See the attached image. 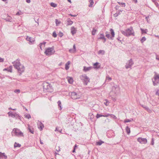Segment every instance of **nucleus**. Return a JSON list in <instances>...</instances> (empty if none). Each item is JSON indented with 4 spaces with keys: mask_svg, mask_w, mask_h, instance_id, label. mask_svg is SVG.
I'll return each mask as SVG.
<instances>
[{
    "mask_svg": "<svg viewBox=\"0 0 159 159\" xmlns=\"http://www.w3.org/2000/svg\"><path fill=\"white\" fill-rule=\"evenodd\" d=\"M12 63L14 67L17 70L19 75H20L24 71L25 67L23 65L20 64L19 60L17 59Z\"/></svg>",
    "mask_w": 159,
    "mask_h": 159,
    "instance_id": "f257e3e1",
    "label": "nucleus"
},
{
    "mask_svg": "<svg viewBox=\"0 0 159 159\" xmlns=\"http://www.w3.org/2000/svg\"><path fill=\"white\" fill-rule=\"evenodd\" d=\"M121 32L123 34L127 37L131 35L134 36V31L132 27H130L125 30H121Z\"/></svg>",
    "mask_w": 159,
    "mask_h": 159,
    "instance_id": "f03ea898",
    "label": "nucleus"
},
{
    "mask_svg": "<svg viewBox=\"0 0 159 159\" xmlns=\"http://www.w3.org/2000/svg\"><path fill=\"white\" fill-rule=\"evenodd\" d=\"M44 91L46 92H52L53 91L52 85L47 82H44L43 84Z\"/></svg>",
    "mask_w": 159,
    "mask_h": 159,
    "instance_id": "7ed1b4c3",
    "label": "nucleus"
},
{
    "mask_svg": "<svg viewBox=\"0 0 159 159\" xmlns=\"http://www.w3.org/2000/svg\"><path fill=\"white\" fill-rule=\"evenodd\" d=\"M120 89L117 85L113 86L112 88V91L110 93V95L115 96L118 95L119 93Z\"/></svg>",
    "mask_w": 159,
    "mask_h": 159,
    "instance_id": "20e7f679",
    "label": "nucleus"
},
{
    "mask_svg": "<svg viewBox=\"0 0 159 159\" xmlns=\"http://www.w3.org/2000/svg\"><path fill=\"white\" fill-rule=\"evenodd\" d=\"M153 79H152L153 85L154 86H157L159 84V75L155 72Z\"/></svg>",
    "mask_w": 159,
    "mask_h": 159,
    "instance_id": "39448f33",
    "label": "nucleus"
},
{
    "mask_svg": "<svg viewBox=\"0 0 159 159\" xmlns=\"http://www.w3.org/2000/svg\"><path fill=\"white\" fill-rule=\"evenodd\" d=\"M12 135L18 136H23V134L20 130L16 128H14L11 132Z\"/></svg>",
    "mask_w": 159,
    "mask_h": 159,
    "instance_id": "423d86ee",
    "label": "nucleus"
},
{
    "mask_svg": "<svg viewBox=\"0 0 159 159\" xmlns=\"http://www.w3.org/2000/svg\"><path fill=\"white\" fill-rule=\"evenodd\" d=\"M80 78L85 85H87L88 84L89 82L90 79L85 75L81 76Z\"/></svg>",
    "mask_w": 159,
    "mask_h": 159,
    "instance_id": "0eeeda50",
    "label": "nucleus"
},
{
    "mask_svg": "<svg viewBox=\"0 0 159 159\" xmlns=\"http://www.w3.org/2000/svg\"><path fill=\"white\" fill-rule=\"evenodd\" d=\"M55 52L54 48L51 47L46 49L44 53L46 55L49 56L53 54Z\"/></svg>",
    "mask_w": 159,
    "mask_h": 159,
    "instance_id": "6e6552de",
    "label": "nucleus"
},
{
    "mask_svg": "<svg viewBox=\"0 0 159 159\" xmlns=\"http://www.w3.org/2000/svg\"><path fill=\"white\" fill-rule=\"evenodd\" d=\"M8 114L9 116H11L13 118H15L17 119V118H20L19 116L16 113L14 112H12L11 111H10L8 113Z\"/></svg>",
    "mask_w": 159,
    "mask_h": 159,
    "instance_id": "1a4fd4ad",
    "label": "nucleus"
},
{
    "mask_svg": "<svg viewBox=\"0 0 159 159\" xmlns=\"http://www.w3.org/2000/svg\"><path fill=\"white\" fill-rule=\"evenodd\" d=\"M134 63L132 59H131L128 61L125 66V67L126 69H127L129 68H131L132 65Z\"/></svg>",
    "mask_w": 159,
    "mask_h": 159,
    "instance_id": "9d476101",
    "label": "nucleus"
},
{
    "mask_svg": "<svg viewBox=\"0 0 159 159\" xmlns=\"http://www.w3.org/2000/svg\"><path fill=\"white\" fill-rule=\"evenodd\" d=\"M137 140L140 143L142 144H146L147 142V140L146 138H143L141 137L138 138Z\"/></svg>",
    "mask_w": 159,
    "mask_h": 159,
    "instance_id": "9b49d317",
    "label": "nucleus"
},
{
    "mask_svg": "<svg viewBox=\"0 0 159 159\" xmlns=\"http://www.w3.org/2000/svg\"><path fill=\"white\" fill-rule=\"evenodd\" d=\"M71 98L74 99H76L80 98V96L76 93L73 92L71 93Z\"/></svg>",
    "mask_w": 159,
    "mask_h": 159,
    "instance_id": "f8f14e48",
    "label": "nucleus"
},
{
    "mask_svg": "<svg viewBox=\"0 0 159 159\" xmlns=\"http://www.w3.org/2000/svg\"><path fill=\"white\" fill-rule=\"evenodd\" d=\"M38 128L40 129V130H42L43 128L44 127V125L41 122H39L38 124Z\"/></svg>",
    "mask_w": 159,
    "mask_h": 159,
    "instance_id": "ddd939ff",
    "label": "nucleus"
},
{
    "mask_svg": "<svg viewBox=\"0 0 159 159\" xmlns=\"http://www.w3.org/2000/svg\"><path fill=\"white\" fill-rule=\"evenodd\" d=\"M110 31L111 32V36L110 37V39L112 40H113V38L115 36V33L114 31V30L112 29H110Z\"/></svg>",
    "mask_w": 159,
    "mask_h": 159,
    "instance_id": "4468645a",
    "label": "nucleus"
},
{
    "mask_svg": "<svg viewBox=\"0 0 159 159\" xmlns=\"http://www.w3.org/2000/svg\"><path fill=\"white\" fill-rule=\"evenodd\" d=\"M142 107L144 108L149 113H151L152 112L151 110L148 107L144 105H142Z\"/></svg>",
    "mask_w": 159,
    "mask_h": 159,
    "instance_id": "2eb2a0df",
    "label": "nucleus"
},
{
    "mask_svg": "<svg viewBox=\"0 0 159 159\" xmlns=\"http://www.w3.org/2000/svg\"><path fill=\"white\" fill-rule=\"evenodd\" d=\"M93 67L92 66H89L88 67L84 66L83 70L84 71L86 72L90 70Z\"/></svg>",
    "mask_w": 159,
    "mask_h": 159,
    "instance_id": "dca6fc26",
    "label": "nucleus"
},
{
    "mask_svg": "<svg viewBox=\"0 0 159 159\" xmlns=\"http://www.w3.org/2000/svg\"><path fill=\"white\" fill-rule=\"evenodd\" d=\"M28 129L30 132L32 134H33L34 133V129L32 126H31L29 125H28Z\"/></svg>",
    "mask_w": 159,
    "mask_h": 159,
    "instance_id": "f3484780",
    "label": "nucleus"
},
{
    "mask_svg": "<svg viewBox=\"0 0 159 159\" xmlns=\"http://www.w3.org/2000/svg\"><path fill=\"white\" fill-rule=\"evenodd\" d=\"M73 49H69V52L71 53H74L76 51V47L75 44H74L73 46Z\"/></svg>",
    "mask_w": 159,
    "mask_h": 159,
    "instance_id": "a211bd4d",
    "label": "nucleus"
},
{
    "mask_svg": "<svg viewBox=\"0 0 159 159\" xmlns=\"http://www.w3.org/2000/svg\"><path fill=\"white\" fill-rule=\"evenodd\" d=\"M71 32L73 35L75 34L76 33V30H75V28L74 26H72L71 27Z\"/></svg>",
    "mask_w": 159,
    "mask_h": 159,
    "instance_id": "6ab92c4d",
    "label": "nucleus"
},
{
    "mask_svg": "<svg viewBox=\"0 0 159 159\" xmlns=\"http://www.w3.org/2000/svg\"><path fill=\"white\" fill-rule=\"evenodd\" d=\"M73 23V22L71 20L70 18H68L67 20V25H71Z\"/></svg>",
    "mask_w": 159,
    "mask_h": 159,
    "instance_id": "aec40b11",
    "label": "nucleus"
},
{
    "mask_svg": "<svg viewBox=\"0 0 159 159\" xmlns=\"http://www.w3.org/2000/svg\"><path fill=\"white\" fill-rule=\"evenodd\" d=\"M68 81L69 83L72 84L73 82V80L72 78L69 77L68 78Z\"/></svg>",
    "mask_w": 159,
    "mask_h": 159,
    "instance_id": "412c9836",
    "label": "nucleus"
},
{
    "mask_svg": "<svg viewBox=\"0 0 159 159\" xmlns=\"http://www.w3.org/2000/svg\"><path fill=\"white\" fill-rule=\"evenodd\" d=\"M104 142L100 140L99 141L97 142L96 143V144L97 145H101L102 143H104Z\"/></svg>",
    "mask_w": 159,
    "mask_h": 159,
    "instance_id": "4be33fe9",
    "label": "nucleus"
},
{
    "mask_svg": "<svg viewBox=\"0 0 159 159\" xmlns=\"http://www.w3.org/2000/svg\"><path fill=\"white\" fill-rule=\"evenodd\" d=\"M140 30L141 31L142 34L145 33L146 34L147 32H148V30L147 29H145V30H144L143 29L140 28Z\"/></svg>",
    "mask_w": 159,
    "mask_h": 159,
    "instance_id": "5701e85b",
    "label": "nucleus"
},
{
    "mask_svg": "<svg viewBox=\"0 0 159 159\" xmlns=\"http://www.w3.org/2000/svg\"><path fill=\"white\" fill-rule=\"evenodd\" d=\"M105 37L103 34H100V37L98 38L99 39H104Z\"/></svg>",
    "mask_w": 159,
    "mask_h": 159,
    "instance_id": "b1692460",
    "label": "nucleus"
},
{
    "mask_svg": "<svg viewBox=\"0 0 159 159\" xmlns=\"http://www.w3.org/2000/svg\"><path fill=\"white\" fill-rule=\"evenodd\" d=\"M55 131H58V132H60V133H61V131H62V129H61L60 127H57L56 128V129L55 130Z\"/></svg>",
    "mask_w": 159,
    "mask_h": 159,
    "instance_id": "393cba45",
    "label": "nucleus"
},
{
    "mask_svg": "<svg viewBox=\"0 0 159 159\" xmlns=\"http://www.w3.org/2000/svg\"><path fill=\"white\" fill-rule=\"evenodd\" d=\"M126 130L128 134H129L130 133V129L128 126L126 127Z\"/></svg>",
    "mask_w": 159,
    "mask_h": 159,
    "instance_id": "a878e982",
    "label": "nucleus"
},
{
    "mask_svg": "<svg viewBox=\"0 0 159 159\" xmlns=\"http://www.w3.org/2000/svg\"><path fill=\"white\" fill-rule=\"evenodd\" d=\"M133 119H132V118H131L130 119H126L124 121V122L125 123H127V122H131V121H133Z\"/></svg>",
    "mask_w": 159,
    "mask_h": 159,
    "instance_id": "bb28decb",
    "label": "nucleus"
},
{
    "mask_svg": "<svg viewBox=\"0 0 159 159\" xmlns=\"http://www.w3.org/2000/svg\"><path fill=\"white\" fill-rule=\"evenodd\" d=\"M89 2L90 4L89 5V7H91L94 3L93 0H89Z\"/></svg>",
    "mask_w": 159,
    "mask_h": 159,
    "instance_id": "cd10ccee",
    "label": "nucleus"
},
{
    "mask_svg": "<svg viewBox=\"0 0 159 159\" xmlns=\"http://www.w3.org/2000/svg\"><path fill=\"white\" fill-rule=\"evenodd\" d=\"M57 103L58 104V106L60 107V110H61L62 109V107H61V101H58L57 102Z\"/></svg>",
    "mask_w": 159,
    "mask_h": 159,
    "instance_id": "c85d7f7f",
    "label": "nucleus"
},
{
    "mask_svg": "<svg viewBox=\"0 0 159 159\" xmlns=\"http://www.w3.org/2000/svg\"><path fill=\"white\" fill-rule=\"evenodd\" d=\"M21 145L19 143H17L16 142H15L14 145V148H16L17 147H21Z\"/></svg>",
    "mask_w": 159,
    "mask_h": 159,
    "instance_id": "c756f323",
    "label": "nucleus"
},
{
    "mask_svg": "<svg viewBox=\"0 0 159 159\" xmlns=\"http://www.w3.org/2000/svg\"><path fill=\"white\" fill-rule=\"evenodd\" d=\"M105 34H106V36L108 39H110L111 37L110 36V35L108 33V32L107 31L105 33Z\"/></svg>",
    "mask_w": 159,
    "mask_h": 159,
    "instance_id": "7c9ffc66",
    "label": "nucleus"
},
{
    "mask_svg": "<svg viewBox=\"0 0 159 159\" xmlns=\"http://www.w3.org/2000/svg\"><path fill=\"white\" fill-rule=\"evenodd\" d=\"M99 64V63L98 62H97L95 63L94 64H93V65L94 66V68H97V69H98L99 68V67H98L97 66Z\"/></svg>",
    "mask_w": 159,
    "mask_h": 159,
    "instance_id": "2f4dec72",
    "label": "nucleus"
},
{
    "mask_svg": "<svg viewBox=\"0 0 159 159\" xmlns=\"http://www.w3.org/2000/svg\"><path fill=\"white\" fill-rule=\"evenodd\" d=\"M97 31L96 30L93 28L92 32V34L93 35H94L95 34L96 32Z\"/></svg>",
    "mask_w": 159,
    "mask_h": 159,
    "instance_id": "473e14b6",
    "label": "nucleus"
},
{
    "mask_svg": "<svg viewBox=\"0 0 159 159\" xmlns=\"http://www.w3.org/2000/svg\"><path fill=\"white\" fill-rule=\"evenodd\" d=\"M12 68V66H10L8 68H7L8 69V72H11Z\"/></svg>",
    "mask_w": 159,
    "mask_h": 159,
    "instance_id": "72a5a7b5",
    "label": "nucleus"
},
{
    "mask_svg": "<svg viewBox=\"0 0 159 159\" xmlns=\"http://www.w3.org/2000/svg\"><path fill=\"white\" fill-rule=\"evenodd\" d=\"M146 38L145 37H143L140 40L141 43H143L144 41L146 40Z\"/></svg>",
    "mask_w": 159,
    "mask_h": 159,
    "instance_id": "f704fd0d",
    "label": "nucleus"
},
{
    "mask_svg": "<svg viewBox=\"0 0 159 159\" xmlns=\"http://www.w3.org/2000/svg\"><path fill=\"white\" fill-rule=\"evenodd\" d=\"M97 118H98L101 117H103V115H101V114H97L96 116Z\"/></svg>",
    "mask_w": 159,
    "mask_h": 159,
    "instance_id": "c9c22d12",
    "label": "nucleus"
},
{
    "mask_svg": "<svg viewBox=\"0 0 159 159\" xmlns=\"http://www.w3.org/2000/svg\"><path fill=\"white\" fill-rule=\"evenodd\" d=\"M98 54H102L103 55L105 53V51L103 50H100L98 51Z\"/></svg>",
    "mask_w": 159,
    "mask_h": 159,
    "instance_id": "e433bc0d",
    "label": "nucleus"
},
{
    "mask_svg": "<svg viewBox=\"0 0 159 159\" xmlns=\"http://www.w3.org/2000/svg\"><path fill=\"white\" fill-rule=\"evenodd\" d=\"M26 39L27 40L29 41L30 42H32V41L31 40V39H32L31 37H29L28 36H27V37Z\"/></svg>",
    "mask_w": 159,
    "mask_h": 159,
    "instance_id": "4c0bfd02",
    "label": "nucleus"
},
{
    "mask_svg": "<svg viewBox=\"0 0 159 159\" xmlns=\"http://www.w3.org/2000/svg\"><path fill=\"white\" fill-rule=\"evenodd\" d=\"M51 6L52 7H55L57 6V5L56 4H55V3H54L53 2H51Z\"/></svg>",
    "mask_w": 159,
    "mask_h": 159,
    "instance_id": "58836bf2",
    "label": "nucleus"
},
{
    "mask_svg": "<svg viewBox=\"0 0 159 159\" xmlns=\"http://www.w3.org/2000/svg\"><path fill=\"white\" fill-rule=\"evenodd\" d=\"M25 117L28 119L31 118V116L30 114H26L25 115Z\"/></svg>",
    "mask_w": 159,
    "mask_h": 159,
    "instance_id": "ea45409f",
    "label": "nucleus"
},
{
    "mask_svg": "<svg viewBox=\"0 0 159 159\" xmlns=\"http://www.w3.org/2000/svg\"><path fill=\"white\" fill-rule=\"evenodd\" d=\"M119 5H121L122 7H125V3L123 2H118Z\"/></svg>",
    "mask_w": 159,
    "mask_h": 159,
    "instance_id": "a19ab883",
    "label": "nucleus"
},
{
    "mask_svg": "<svg viewBox=\"0 0 159 159\" xmlns=\"http://www.w3.org/2000/svg\"><path fill=\"white\" fill-rule=\"evenodd\" d=\"M20 90L19 89H16L14 90V92L15 93H19L20 92Z\"/></svg>",
    "mask_w": 159,
    "mask_h": 159,
    "instance_id": "79ce46f5",
    "label": "nucleus"
},
{
    "mask_svg": "<svg viewBox=\"0 0 159 159\" xmlns=\"http://www.w3.org/2000/svg\"><path fill=\"white\" fill-rule=\"evenodd\" d=\"M111 117L115 119H117V117L116 116L112 114L111 115Z\"/></svg>",
    "mask_w": 159,
    "mask_h": 159,
    "instance_id": "37998d69",
    "label": "nucleus"
},
{
    "mask_svg": "<svg viewBox=\"0 0 159 159\" xmlns=\"http://www.w3.org/2000/svg\"><path fill=\"white\" fill-rule=\"evenodd\" d=\"M2 158H4L5 159H7V156L5 155L4 153H2Z\"/></svg>",
    "mask_w": 159,
    "mask_h": 159,
    "instance_id": "c03bdc74",
    "label": "nucleus"
},
{
    "mask_svg": "<svg viewBox=\"0 0 159 159\" xmlns=\"http://www.w3.org/2000/svg\"><path fill=\"white\" fill-rule=\"evenodd\" d=\"M52 36L54 37H56L57 36V34L55 32H54L52 34Z\"/></svg>",
    "mask_w": 159,
    "mask_h": 159,
    "instance_id": "a18cd8bd",
    "label": "nucleus"
},
{
    "mask_svg": "<svg viewBox=\"0 0 159 159\" xmlns=\"http://www.w3.org/2000/svg\"><path fill=\"white\" fill-rule=\"evenodd\" d=\"M69 68V66H68V65L67 64V63H66L65 64V69L66 70H67Z\"/></svg>",
    "mask_w": 159,
    "mask_h": 159,
    "instance_id": "49530a36",
    "label": "nucleus"
},
{
    "mask_svg": "<svg viewBox=\"0 0 159 159\" xmlns=\"http://www.w3.org/2000/svg\"><path fill=\"white\" fill-rule=\"evenodd\" d=\"M55 21H56V24L57 25H59L60 23V22L59 21H58L57 19H56Z\"/></svg>",
    "mask_w": 159,
    "mask_h": 159,
    "instance_id": "de8ad7c7",
    "label": "nucleus"
},
{
    "mask_svg": "<svg viewBox=\"0 0 159 159\" xmlns=\"http://www.w3.org/2000/svg\"><path fill=\"white\" fill-rule=\"evenodd\" d=\"M77 146L76 145V144H75V146H74V149L72 151V152H75V148L76 147H77Z\"/></svg>",
    "mask_w": 159,
    "mask_h": 159,
    "instance_id": "09e8293b",
    "label": "nucleus"
},
{
    "mask_svg": "<svg viewBox=\"0 0 159 159\" xmlns=\"http://www.w3.org/2000/svg\"><path fill=\"white\" fill-rule=\"evenodd\" d=\"M151 144L152 145H153L154 144V139L153 138H152V141L151 142Z\"/></svg>",
    "mask_w": 159,
    "mask_h": 159,
    "instance_id": "8fccbe9b",
    "label": "nucleus"
},
{
    "mask_svg": "<svg viewBox=\"0 0 159 159\" xmlns=\"http://www.w3.org/2000/svg\"><path fill=\"white\" fill-rule=\"evenodd\" d=\"M46 43V42H44L43 43H40V44H41V45H44V46H45V45Z\"/></svg>",
    "mask_w": 159,
    "mask_h": 159,
    "instance_id": "3c124183",
    "label": "nucleus"
},
{
    "mask_svg": "<svg viewBox=\"0 0 159 159\" xmlns=\"http://www.w3.org/2000/svg\"><path fill=\"white\" fill-rule=\"evenodd\" d=\"M21 12H19L18 11L16 14V15H21Z\"/></svg>",
    "mask_w": 159,
    "mask_h": 159,
    "instance_id": "603ef678",
    "label": "nucleus"
},
{
    "mask_svg": "<svg viewBox=\"0 0 159 159\" xmlns=\"http://www.w3.org/2000/svg\"><path fill=\"white\" fill-rule=\"evenodd\" d=\"M106 79L107 80H111V77H109V76H107L106 77Z\"/></svg>",
    "mask_w": 159,
    "mask_h": 159,
    "instance_id": "864d4df0",
    "label": "nucleus"
},
{
    "mask_svg": "<svg viewBox=\"0 0 159 159\" xmlns=\"http://www.w3.org/2000/svg\"><path fill=\"white\" fill-rule=\"evenodd\" d=\"M4 61V59L0 57V62H3Z\"/></svg>",
    "mask_w": 159,
    "mask_h": 159,
    "instance_id": "5fc2aeb1",
    "label": "nucleus"
},
{
    "mask_svg": "<svg viewBox=\"0 0 159 159\" xmlns=\"http://www.w3.org/2000/svg\"><path fill=\"white\" fill-rule=\"evenodd\" d=\"M8 109H9V110H12L15 111V110H16V109H12L11 107L9 108Z\"/></svg>",
    "mask_w": 159,
    "mask_h": 159,
    "instance_id": "6e6d98bb",
    "label": "nucleus"
},
{
    "mask_svg": "<svg viewBox=\"0 0 159 159\" xmlns=\"http://www.w3.org/2000/svg\"><path fill=\"white\" fill-rule=\"evenodd\" d=\"M59 36L60 37H62L63 36V34L62 33H59Z\"/></svg>",
    "mask_w": 159,
    "mask_h": 159,
    "instance_id": "4d7b16f0",
    "label": "nucleus"
},
{
    "mask_svg": "<svg viewBox=\"0 0 159 159\" xmlns=\"http://www.w3.org/2000/svg\"><path fill=\"white\" fill-rule=\"evenodd\" d=\"M119 14H120V13H116L114 14L115 16L116 17L117 16H118Z\"/></svg>",
    "mask_w": 159,
    "mask_h": 159,
    "instance_id": "13d9d810",
    "label": "nucleus"
},
{
    "mask_svg": "<svg viewBox=\"0 0 159 159\" xmlns=\"http://www.w3.org/2000/svg\"><path fill=\"white\" fill-rule=\"evenodd\" d=\"M156 59L159 61V55H156Z\"/></svg>",
    "mask_w": 159,
    "mask_h": 159,
    "instance_id": "bf43d9fd",
    "label": "nucleus"
},
{
    "mask_svg": "<svg viewBox=\"0 0 159 159\" xmlns=\"http://www.w3.org/2000/svg\"><path fill=\"white\" fill-rule=\"evenodd\" d=\"M1 158H2V153L0 152V159Z\"/></svg>",
    "mask_w": 159,
    "mask_h": 159,
    "instance_id": "052dcab7",
    "label": "nucleus"
},
{
    "mask_svg": "<svg viewBox=\"0 0 159 159\" xmlns=\"http://www.w3.org/2000/svg\"><path fill=\"white\" fill-rule=\"evenodd\" d=\"M103 117H108V115H107V113L103 115Z\"/></svg>",
    "mask_w": 159,
    "mask_h": 159,
    "instance_id": "680f3d73",
    "label": "nucleus"
},
{
    "mask_svg": "<svg viewBox=\"0 0 159 159\" xmlns=\"http://www.w3.org/2000/svg\"><path fill=\"white\" fill-rule=\"evenodd\" d=\"M26 2L28 3H30V0H26Z\"/></svg>",
    "mask_w": 159,
    "mask_h": 159,
    "instance_id": "e2e57ef3",
    "label": "nucleus"
},
{
    "mask_svg": "<svg viewBox=\"0 0 159 159\" xmlns=\"http://www.w3.org/2000/svg\"><path fill=\"white\" fill-rule=\"evenodd\" d=\"M103 39L104 40V41L103 42V43H105L106 41V38L105 37L104 39Z\"/></svg>",
    "mask_w": 159,
    "mask_h": 159,
    "instance_id": "0e129e2a",
    "label": "nucleus"
},
{
    "mask_svg": "<svg viewBox=\"0 0 159 159\" xmlns=\"http://www.w3.org/2000/svg\"><path fill=\"white\" fill-rule=\"evenodd\" d=\"M156 95H159V92H158V91H157L156 92Z\"/></svg>",
    "mask_w": 159,
    "mask_h": 159,
    "instance_id": "69168bd1",
    "label": "nucleus"
},
{
    "mask_svg": "<svg viewBox=\"0 0 159 159\" xmlns=\"http://www.w3.org/2000/svg\"><path fill=\"white\" fill-rule=\"evenodd\" d=\"M112 99L114 101H116V99L115 98H113V97H112Z\"/></svg>",
    "mask_w": 159,
    "mask_h": 159,
    "instance_id": "338daca9",
    "label": "nucleus"
},
{
    "mask_svg": "<svg viewBox=\"0 0 159 159\" xmlns=\"http://www.w3.org/2000/svg\"><path fill=\"white\" fill-rule=\"evenodd\" d=\"M149 18V16H147L146 17V19L148 21V19Z\"/></svg>",
    "mask_w": 159,
    "mask_h": 159,
    "instance_id": "774afa93",
    "label": "nucleus"
}]
</instances>
